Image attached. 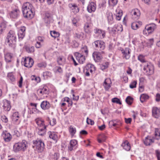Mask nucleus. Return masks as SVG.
Masks as SVG:
<instances>
[{
  "label": "nucleus",
  "mask_w": 160,
  "mask_h": 160,
  "mask_svg": "<svg viewBox=\"0 0 160 160\" xmlns=\"http://www.w3.org/2000/svg\"><path fill=\"white\" fill-rule=\"evenodd\" d=\"M84 34L82 32L76 33L75 34V37L77 38L82 39L83 37Z\"/></svg>",
  "instance_id": "nucleus-40"
},
{
  "label": "nucleus",
  "mask_w": 160,
  "mask_h": 160,
  "mask_svg": "<svg viewBox=\"0 0 160 160\" xmlns=\"http://www.w3.org/2000/svg\"><path fill=\"white\" fill-rule=\"evenodd\" d=\"M147 30L148 33H151L154 30V29L153 28H152L150 26L147 28Z\"/></svg>",
  "instance_id": "nucleus-57"
},
{
  "label": "nucleus",
  "mask_w": 160,
  "mask_h": 160,
  "mask_svg": "<svg viewBox=\"0 0 160 160\" xmlns=\"http://www.w3.org/2000/svg\"><path fill=\"white\" fill-rule=\"evenodd\" d=\"M94 32L96 34H98L100 36H101V38H104L105 36V31L101 29L96 28L94 30Z\"/></svg>",
  "instance_id": "nucleus-20"
},
{
  "label": "nucleus",
  "mask_w": 160,
  "mask_h": 160,
  "mask_svg": "<svg viewBox=\"0 0 160 160\" xmlns=\"http://www.w3.org/2000/svg\"><path fill=\"white\" fill-rule=\"evenodd\" d=\"M108 62H106L105 63H104L103 64H102L100 66V68L101 69L103 70L107 68H108Z\"/></svg>",
  "instance_id": "nucleus-47"
},
{
  "label": "nucleus",
  "mask_w": 160,
  "mask_h": 160,
  "mask_svg": "<svg viewBox=\"0 0 160 160\" xmlns=\"http://www.w3.org/2000/svg\"><path fill=\"white\" fill-rule=\"evenodd\" d=\"M125 122L127 123H130L131 122L132 119L131 118H125Z\"/></svg>",
  "instance_id": "nucleus-63"
},
{
  "label": "nucleus",
  "mask_w": 160,
  "mask_h": 160,
  "mask_svg": "<svg viewBox=\"0 0 160 160\" xmlns=\"http://www.w3.org/2000/svg\"><path fill=\"white\" fill-rule=\"evenodd\" d=\"M69 131L72 136H73L76 132L75 128H73L72 126L69 127Z\"/></svg>",
  "instance_id": "nucleus-43"
},
{
  "label": "nucleus",
  "mask_w": 160,
  "mask_h": 160,
  "mask_svg": "<svg viewBox=\"0 0 160 160\" xmlns=\"http://www.w3.org/2000/svg\"><path fill=\"white\" fill-rule=\"evenodd\" d=\"M138 59L142 62H146V61L145 59L144 56L142 55H139L138 57Z\"/></svg>",
  "instance_id": "nucleus-41"
},
{
  "label": "nucleus",
  "mask_w": 160,
  "mask_h": 160,
  "mask_svg": "<svg viewBox=\"0 0 160 160\" xmlns=\"http://www.w3.org/2000/svg\"><path fill=\"white\" fill-rule=\"evenodd\" d=\"M122 53H123V55H124V57L126 59H128L130 57V49L128 48H126L124 50H122Z\"/></svg>",
  "instance_id": "nucleus-22"
},
{
  "label": "nucleus",
  "mask_w": 160,
  "mask_h": 160,
  "mask_svg": "<svg viewBox=\"0 0 160 160\" xmlns=\"http://www.w3.org/2000/svg\"><path fill=\"white\" fill-rule=\"evenodd\" d=\"M19 116L18 112L14 113L12 116V119H15V118H19Z\"/></svg>",
  "instance_id": "nucleus-53"
},
{
  "label": "nucleus",
  "mask_w": 160,
  "mask_h": 160,
  "mask_svg": "<svg viewBox=\"0 0 160 160\" xmlns=\"http://www.w3.org/2000/svg\"><path fill=\"white\" fill-rule=\"evenodd\" d=\"M0 27L1 29L0 31L1 32V33L2 32L3 30L6 28V23L5 22H2L0 24Z\"/></svg>",
  "instance_id": "nucleus-45"
},
{
  "label": "nucleus",
  "mask_w": 160,
  "mask_h": 160,
  "mask_svg": "<svg viewBox=\"0 0 160 160\" xmlns=\"http://www.w3.org/2000/svg\"><path fill=\"white\" fill-rule=\"evenodd\" d=\"M77 144V141L76 140H72L70 142V146H68V149L71 151L75 148L76 145Z\"/></svg>",
  "instance_id": "nucleus-19"
},
{
  "label": "nucleus",
  "mask_w": 160,
  "mask_h": 160,
  "mask_svg": "<svg viewBox=\"0 0 160 160\" xmlns=\"http://www.w3.org/2000/svg\"><path fill=\"white\" fill-rule=\"evenodd\" d=\"M26 50L27 52L29 53H32L34 51V48L33 46L27 47Z\"/></svg>",
  "instance_id": "nucleus-36"
},
{
  "label": "nucleus",
  "mask_w": 160,
  "mask_h": 160,
  "mask_svg": "<svg viewBox=\"0 0 160 160\" xmlns=\"http://www.w3.org/2000/svg\"><path fill=\"white\" fill-rule=\"evenodd\" d=\"M52 19V17L51 13L46 12L45 14V16L43 18L44 22L47 24H49Z\"/></svg>",
  "instance_id": "nucleus-8"
},
{
  "label": "nucleus",
  "mask_w": 160,
  "mask_h": 160,
  "mask_svg": "<svg viewBox=\"0 0 160 160\" xmlns=\"http://www.w3.org/2000/svg\"><path fill=\"white\" fill-rule=\"evenodd\" d=\"M96 4L93 2H92L88 4L87 7V10L89 12H94L96 9Z\"/></svg>",
  "instance_id": "nucleus-12"
},
{
  "label": "nucleus",
  "mask_w": 160,
  "mask_h": 160,
  "mask_svg": "<svg viewBox=\"0 0 160 160\" xmlns=\"http://www.w3.org/2000/svg\"><path fill=\"white\" fill-rule=\"evenodd\" d=\"M47 66V63L45 62H42L38 64L37 66L39 68H45Z\"/></svg>",
  "instance_id": "nucleus-50"
},
{
  "label": "nucleus",
  "mask_w": 160,
  "mask_h": 160,
  "mask_svg": "<svg viewBox=\"0 0 160 160\" xmlns=\"http://www.w3.org/2000/svg\"><path fill=\"white\" fill-rule=\"evenodd\" d=\"M89 72L92 73L93 71L95 70V68L94 66L91 64H88L84 68Z\"/></svg>",
  "instance_id": "nucleus-21"
},
{
  "label": "nucleus",
  "mask_w": 160,
  "mask_h": 160,
  "mask_svg": "<svg viewBox=\"0 0 160 160\" xmlns=\"http://www.w3.org/2000/svg\"><path fill=\"white\" fill-rule=\"evenodd\" d=\"M133 98L130 96H128L126 99L125 101L127 104L131 105L133 101Z\"/></svg>",
  "instance_id": "nucleus-38"
},
{
  "label": "nucleus",
  "mask_w": 160,
  "mask_h": 160,
  "mask_svg": "<svg viewBox=\"0 0 160 160\" xmlns=\"http://www.w3.org/2000/svg\"><path fill=\"white\" fill-rule=\"evenodd\" d=\"M43 75L51 77L52 76L51 73L49 72H43Z\"/></svg>",
  "instance_id": "nucleus-58"
},
{
  "label": "nucleus",
  "mask_w": 160,
  "mask_h": 160,
  "mask_svg": "<svg viewBox=\"0 0 160 160\" xmlns=\"http://www.w3.org/2000/svg\"><path fill=\"white\" fill-rule=\"evenodd\" d=\"M154 141L153 140L149 138L148 137L146 138L144 141V143L146 145H150Z\"/></svg>",
  "instance_id": "nucleus-30"
},
{
  "label": "nucleus",
  "mask_w": 160,
  "mask_h": 160,
  "mask_svg": "<svg viewBox=\"0 0 160 160\" xmlns=\"http://www.w3.org/2000/svg\"><path fill=\"white\" fill-rule=\"evenodd\" d=\"M16 35L15 32L13 31L10 30L8 34L6 39V42L9 46H11L16 42Z\"/></svg>",
  "instance_id": "nucleus-2"
},
{
  "label": "nucleus",
  "mask_w": 160,
  "mask_h": 160,
  "mask_svg": "<svg viewBox=\"0 0 160 160\" xmlns=\"http://www.w3.org/2000/svg\"><path fill=\"white\" fill-rule=\"evenodd\" d=\"M49 123H50V124L51 126H53L56 123V119L55 118H53L52 121H51Z\"/></svg>",
  "instance_id": "nucleus-59"
},
{
  "label": "nucleus",
  "mask_w": 160,
  "mask_h": 160,
  "mask_svg": "<svg viewBox=\"0 0 160 160\" xmlns=\"http://www.w3.org/2000/svg\"><path fill=\"white\" fill-rule=\"evenodd\" d=\"M49 137L54 141H56L58 137L57 135L54 132H48Z\"/></svg>",
  "instance_id": "nucleus-32"
},
{
  "label": "nucleus",
  "mask_w": 160,
  "mask_h": 160,
  "mask_svg": "<svg viewBox=\"0 0 160 160\" xmlns=\"http://www.w3.org/2000/svg\"><path fill=\"white\" fill-rule=\"evenodd\" d=\"M111 81L110 79H106L103 84V85L106 90H108L111 87Z\"/></svg>",
  "instance_id": "nucleus-18"
},
{
  "label": "nucleus",
  "mask_w": 160,
  "mask_h": 160,
  "mask_svg": "<svg viewBox=\"0 0 160 160\" xmlns=\"http://www.w3.org/2000/svg\"><path fill=\"white\" fill-rule=\"evenodd\" d=\"M74 55L75 56L77 60L79 62L80 64H82L85 62V58L84 56L78 52H75Z\"/></svg>",
  "instance_id": "nucleus-7"
},
{
  "label": "nucleus",
  "mask_w": 160,
  "mask_h": 160,
  "mask_svg": "<svg viewBox=\"0 0 160 160\" xmlns=\"http://www.w3.org/2000/svg\"><path fill=\"white\" fill-rule=\"evenodd\" d=\"M121 146L123 147V149L126 151H129L130 149V144L127 141H125L124 143H122Z\"/></svg>",
  "instance_id": "nucleus-27"
},
{
  "label": "nucleus",
  "mask_w": 160,
  "mask_h": 160,
  "mask_svg": "<svg viewBox=\"0 0 160 160\" xmlns=\"http://www.w3.org/2000/svg\"><path fill=\"white\" fill-rule=\"evenodd\" d=\"M37 92L39 95H42L45 94H48V91L47 88L43 87L42 89H38L37 90Z\"/></svg>",
  "instance_id": "nucleus-23"
},
{
  "label": "nucleus",
  "mask_w": 160,
  "mask_h": 160,
  "mask_svg": "<svg viewBox=\"0 0 160 160\" xmlns=\"http://www.w3.org/2000/svg\"><path fill=\"white\" fill-rule=\"evenodd\" d=\"M50 34L52 37L54 38H55L58 37L59 36V32L55 31H51Z\"/></svg>",
  "instance_id": "nucleus-35"
},
{
  "label": "nucleus",
  "mask_w": 160,
  "mask_h": 160,
  "mask_svg": "<svg viewBox=\"0 0 160 160\" xmlns=\"http://www.w3.org/2000/svg\"><path fill=\"white\" fill-rule=\"evenodd\" d=\"M33 143L38 152H42L44 148V142L41 139H37L33 141Z\"/></svg>",
  "instance_id": "nucleus-4"
},
{
  "label": "nucleus",
  "mask_w": 160,
  "mask_h": 160,
  "mask_svg": "<svg viewBox=\"0 0 160 160\" xmlns=\"http://www.w3.org/2000/svg\"><path fill=\"white\" fill-rule=\"evenodd\" d=\"M155 152L158 160H160V151L159 150H156Z\"/></svg>",
  "instance_id": "nucleus-56"
},
{
  "label": "nucleus",
  "mask_w": 160,
  "mask_h": 160,
  "mask_svg": "<svg viewBox=\"0 0 160 160\" xmlns=\"http://www.w3.org/2000/svg\"><path fill=\"white\" fill-rule=\"evenodd\" d=\"M65 60V58L64 57H59L57 58V62L59 65H62L64 63Z\"/></svg>",
  "instance_id": "nucleus-31"
},
{
  "label": "nucleus",
  "mask_w": 160,
  "mask_h": 160,
  "mask_svg": "<svg viewBox=\"0 0 160 160\" xmlns=\"http://www.w3.org/2000/svg\"><path fill=\"white\" fill-rule=\"evenodd\" d=\"M93 46H95L97 50H102L105 48V44L102 41L97 40L95 41L92 44Z\"/></svg>",
  "instance_id": "nucleus-5"
},
{
  "label": "nucleus",
  "mask_w": 160,
  "mask_h": 160,
  "mask_svg": "<svg viewBox=\"0 0 160 160\" xmlns=\"http://www.w3.org/2000/svg\"><path fill=\"white\" fill-rule=\"evenodd\" d=\"M131 13L133 17V18L137 19L140 15L139 10L138 9H135L132 10Z\"/></svg>",
  "instance_id": "nucleus-13"
},
{
  "label": "nucleus",
  "mask_w": 160,
  "mask_h": 160,
  "mask_svg": "<svg viewBox=\"0 0 160 160\" xmlns=\"http://www.w3.org/2000/svg\"><path fill=\"white\" fill-rule=\"evenodd\" d=\"M46 128H37L36 130L39 135L43 136L45 133Z\"/></svg>",
  "instance_id": "nucleus-26"
},
{
  "label": "nucleus",
  "mask_w": 160,
  "mask_h": 160,
  "mask_svg": "<svg viewBox=\"0 0 160 160\" xmlns=\"http://www.w3.org/2000/svg\"><path fill=\"white\" fill-rule=\"evenodd\" d=\"M137 82L136 81L132 82L129 85L130 88H133L136 87Z\"/></svg>",
  "instance_id": "nucleus-51"
},
{
  "label": "nucleus",
  "mask_w": 160,
  "mask_h": 160,
  "mask_svg": "<svg viewBox=\"0 0 160 160\" xmlns=\"http://www.w3.org/2000/svg\"><path fill=\"white\" fill-rule=\"evenodd\" d=\"M2 107L4 111H9L11 108L10 102L6 99L3 100Z\"/></svg>",
  "instance_id": "nucleus-9"
},
{
  "label": "nucleus",
  "mask_w": 160,
  "mask_h": 160,
  "mask_svg": "<svg viewBox=\"0 0 160 160\" xmlns=\"http://www.w3.org/2000/svg\"><path fill=\"white\" fill-rule=\"evenodd\" d=\"M155 138L158 140L160 138V132L158 129H156L155 132Z\"/></svg>",
  "instance_id": "nucleus-37"
},
{
  "label": "nucleus",
  "mask_w": 160,
  "mask_h": 160,
  "mask_svg": "<svg viewBox=\"0 0 160 160\" xmlns=\"http://www.w3.org/2000/svg\"><path fill=\"white\" fill-rule=\"evenodd\" d=\"M143 70L147 75H151L154 72L153 65L151 63L147 62L144 65Z\"/></svg>",
  "instance_id": "nucleus-3"
},
{
  "label": "nucleus",
  "mask_w": 160,
  "mask_h": 160,
  "mask_svg": "<svg viewBox=\"0 0 160 160\" xmlns=\"http://www.w3.org/2000/svg\"><path fill=\"white\" fill-rule=\"evenodd\" d=\"M20 11L18 9H15L12 11L10 13V15L11 18H17L19 16Z\"/></svg>",
  "instance_id": "nucleus-14"
},
{
  "label": "nucleus",
  "mask_w": 160,
  "mask_h": 160,
  "mask_svg": "<svg viewBox=\"0 0 160 160\" xmlns=\"http://www.w3.org/2000/svg\"><path fill=\"white\" fill-rule=\"evenodd\" d=\"M34 61L30 58L28 57L25 58L23 62L24 66L26 67L31 68L33 65Z\"/></svg>",
  "instance_id": "nucleus-6"
},
{
  "label": "nucleus",
  "mask_w": 160,
  "mask_h": 160,
  "mask_svg": "<svg viewBox=\"0 0 160 160\" xmlns=\"http://www.w3.org/2000/svg\"><path fill=\"white\" fill-rule=\"evenodd\" d=\"M112 101L113 102L116 103L118 104H122L120 100L116 98H112Z\"/></svg>",
  "instance_id": "nucleus-52"
},
{
  "label": "nucleus",
  "mask_w": 160,
  "mask_h": 160,
  "mask_svg": "<svg viewBox=\"0 0 160 160\" xmlns=\"http://www.w3.org/2000/svg\"><path fill=\"white\" fill-rule=\"evenodd\" d=\"M156 100L157 102L160 101V94L157 93L156 95Z\"/></svg>",
  "instance_id": "nucleus-64"
},
{
  "label": "nucleus",
  "mask_w": 160,
  "mask_h": 160,
  "mask_svg": "<svg viewBox=\"0 0 160 160\" xmlns=\"http://www.w3.org/2000/svg\"><path fill=\"white\" fill-rule=\"evenodd\" d=\"M13 150L15 152H17L22 150V148L19 142L15 144L13 147Z\"/></svg>",
  "instance_id": "nucleus-28"
},
{
  "label": "nucleus",
  "mask_w": 160,
  "mask_h": 160,
  "mask_svg": "<svg viewBox=\"0 0 160 160\" xmlns=\"http://www.w3.org/2000/svg\"><path fill=\"white\" fill-rule=\"evenodd\" d=\"M12 56L10 53H8L5 55V59L7 62H10L11 61Z\"/></svg>",
  "instance_id": "nucleus-34"
},
{
  "label": "nucleus",
  "mask_w": 160,
  "mask_h": 160,
  "mask_svg": "<svg viewBox=\"0 0 160 160\" xmlns=\"http://www.w3.org/2000/svg\"><path fill=\"white\" fill-rule=\"evenodd\" d=\"M26 28L25 27H21L19 29L18 32H25Z\"/></svg>",
  "instance_id": "nucleus-61"
},
{
  "label": "nucleus",
  "mask_w": 160,
  "mask_h": 160,
  "mask_svg": "<svg viewBox=\"0 0 160 160\" xmlns=\"http://www.w3.org/2000/svg\"><path fill=\"white\" fill-rule=\"evenodd\" d=\"M44 38L41 37H38L37 38V41L39 42L40 41L41 42H43L44 40Z\"/></svg>",
  "instance_id": "nucleus-62"
},
{
  "label": "nucleus",
  "mask_w": 160,
  "mask_h": 160,
  "mask_svg": "<svg viewBox=\"0 0 160 160\" xmlns=\"http://www.w3.org/2000/svg\"><path fill=\"white\" fill-rule=\"evenodd\" d=\"M41 44L40 42L37 41V43L36 44L35 47L37 48H39L41 47Z\"/></svg>",
  "instance_id": "nucleus-60"
},
{
  "label": "nucleus",
  "mask_w": 160,
  "mask_h": 160,
  "mask_svg": "<svg viewBox=\"0 0 160 160\" xmlns=\"http://www.w3.org/2000/svg\"><path fill=\"white\" fill-rule=\"evenodd\" d=\"M8 78L12 82L15 81V78L12 73H9L8 75Z\"/></svg>",
  "instance_id": "nucleus-46"
},
{
  "label": "nucleus",
  "mask_w": 160,
  "mask_h": 160,
  "mask_svg": "<svg viewBox=\"0 0 160 160\" xmlns=\"http://www.w3.org/2000/svg\"><path fill=\"white\" fill-rule=\"evenodd\" d=\"M139 22H133L132 24V28L134 30H136L138 28V24Z\"/></svg>",
  "instance_id": "nucleus-44"
},
{
  "label": "nucleus",
  "mask_w": 160,
  "mask_h": 160,
  "mask_svg": "<svg viewBox=\"0 0 160 160\" xmlns=\"http://www.w3.org/2000/svg\"><path fill=\"white\" fill-rule=\"evenodd\" d=\"M20 147L22 151H24L28 147L27 142L25 140H22L21 142H19Z\"/></svg>",
  "instance_id": "nucleus-25"
},
{
  "label": "nucleus",
  "mask_w": 160,
  "mask_h": 160,
  "mask_svg": "<svg viewBox=\"0 0 160 160\" xmlns=\"http://www.w3.org/2000/svg\"><path fill=\"white\" fill-rule=\"evenodd\" d=\"M41 107L43 110H47L50 107V104L47 101H43L41 104Z\"/></svg>",
  "instance_id": "nucleus-16"
},
{
  "label": "nucleus",
  "mask_w": 160,
  "mask_h": 160,
  "mask_svg": "<svg viewBox=\"0 0 160 160\" xmlns=\"http://www.w3.org/2000/svg\"><path fill=\"white\" fill-rule=\"evenodd\" d=\"M59 157V153L57 152H55L54 154L52 155V158L54 160H57Z\"/></svg>",
  "instance_id": "nucleus-48"
},
{
  "label": "nucleus",
  "mask_w": 160,
  "mask_h": 160,
  "mask_svg": "<svg viewBox=\"0 0 160 160\" xmlns=\"http://www.w3.org/2000/svg\"><path fill=\"white\" fill-rule=\"evenodd\" d=\"M87 122L88 124H90L91 125H93L94 124V122L91 119H89L88 118L87 119Z\"/></svg>",
  "instance_id": "nucleus-54"
},
{
  "label": "nucleus",
  "mask_w": 160,
  "mask_h": 160,
  "mask_svg": "<svg viewBox=\"0 0 160 160\" xmlns=\"http://www.w3.org/2000/svg\"><path fill=\"white\" fill-rule=\"evenodd\" d=\"M160 110L157 107H154L152 109V116L156 118H158L159 116Z\"/></svg>",
  "instance_id": "nucleus-17"
},
{
  "label": "nucleus",
  "mask_w": 160,
  "mask_h": 160,
  "mask_svg": "<svg viewBox=\"0 0 160 160\" xmlns=\"http://www.w3.org/2000/svg\"><path fill=\"white\" fill-rule=\"evenodd\" d=\"M69 6L70 8H72V11L74 12H78L79 11V9L77 6L75 4H69Z\"/></svg>",
  "instance_id": "nucleus-24"
},
{
  "label": "nucleus",
  "mask_w": 160,
  "mask_h": 160,
  "mask_svg": "<svg viewBox=\"0 0 160 160\" xmlns=\"http://www.w3.org/2000/svg\"><path fill=\"white\" fill-rule=\"evenodd\" d=\"M84 30L85 32L87 33H89L90 32L89 26L88 23H86L84 26Z\"/></svg>",
  "instance_id": "nucleus-49"
},
{
  "label": "nucleus",
  "mask_w": 160,
  "mask_h": 160,
  "mask_svg": "<svg viewBox=\"0 0 160 160\" xmlns=\"http://www.w3.org/2000/svg\"><path fill=\"white\" fill-rule=\"evenodd\" d=\"M149 96L146 94H142L140 97V100L142 102H143L149 98Z\"/></svg>",
  "instance_id": "nucleus-33"
},
{
  "label": "nucleus",
  "mask_w": 160,
  "mask_h": 160,
  "mask_svg": "<svg viewBox=\"0 0 160 160\" xmlns=\"http://www.w3.org/2000/svg\"><path fill=\"white\" fill-rule=\"evenodd\" d=\"M18 34L19 38H21L22 39L25 36V32H18Z\"/></svg>",
  "instance_id": "nucleus-55"
},
{
  "label": "nucleus",
  "mask_w": 160,
  "mask_h": 160,
  "mask_svg": "<svg viewBox=\"0 0 160 160\" xmlns=\"http://www.w3.org/2000/svg\"><path fill=\"white\" fill-rule=\"evenodd\" d=\"M92 57L96 62H100L102 58L101 53L98 52H95L93 53Z\"/></svg>",
  "instance_id": "nucleus-11"
},
{
  "label": "nucleus",
  "mask_w": 160,
  "mask_h": 160,
  "mask_svg": "<svg viewBox=\"0 0 160 160\" xmlns=\"http://www.w3.org/2000/svg\"><path fill=\"white\" fill-rule=\"evenodd\" d=\"M116 12V19L118 20H120L122 14V11L119 9H117Z\"/></svg>",
  "instance_id": "nucleus-29"
},
{
  "label": "nucleus",
  "mask_w": 160,
  "mask_h": 160,
  "mask_svg": "<svg viewBox=\"0 0 160 160\" xmlns=\"http://www.w3.org/2000/svg\"><path fill=\"white\" fill-rule=\"evenodd\" d=\"M118 2V0H109L108 3L110 6H114L117 4Z\"/></svg>",
  "instance_id": "nucleus-39"
},
{
  "label": "nucleus",
  "mask_w": 160,
  "mask_h": 160,
  "mask_svg": "<svg viewBox=\"0 0 160 160\" xmlns=\"http://www.w3.org/2000/svg\"><path fill=\"white\" fill-rule=\"evenodd\" d=\"M2 136L4 141L6 142H9L12 138V135L6 131L2 132Z\"/></svg>",
  "instance_id": "nucleus-10"
},
{
  "label": "nucleus",
  "mask_w": 160,
  "mask_h": 160,
  "mask_svg": "<svg viewBox=\"0 0 160 160\" xmlns=\"http://www.w3.org/2000/svg\"><path fill=\"white\" fill-rule=\"evenodd\" d=\"M35 122L38 126L37 128H46V126L45 125L43 121L41 120L39 118H37L35 120Z\"/></svg>",
  "instance_id": "nucleus-15"
},
{
  "label": "nucleus",
  "mask_w": 160,
  "mask_h": 160,
  "mask_svg": "<svg viewBox=\"0 0 160 160\" xmlns=\"http://www.w3.org/2000/svg\"><path fill=\"white\" fill-rule=\"evenodd\" d=\"M22 10L23 17L25 18L30 19L33 17L35 14L34 8L30 3L27 2L24 3Z\"/></svg>",
  "instance_id": "nucleus-1"
},
{
  "label": "nucleus",
  "mask_w": 160,
  "mask_h": 160,
  "mask_svg": "<svg viewBox=\"0 0 160 160\" xmlns=\"http://www.w3.org/2000/svg\"><path fill=\"white\" fill-rule=\"evenodd\" d=\"M81 51L84 52L86 55H87L88 53V50L87 47L86 46H84L81 49Z\"/></svg>",
  "instance_id": "nucleus-42"
}]
</instances>
